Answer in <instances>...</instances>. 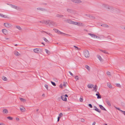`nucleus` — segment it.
<instances>
[{
  "label": "nucleus",
  "mask_w": 125,
  "mask_h": 125,
  "mask_svg": "<svg viewBox=\"0 0 125 125\" xmlns=\"http://www.w3.org/2000/svg\"><path fill=\"white\" fill-rule=\"evenodd\" d=\"M53 30L54 31H60L59 30H58L55 29H53Z\"/></svg>",
  "instance_id": "46"
},
{
  "label": "nucleus",
  "mask_w": 125,
  "mask_h": 125,
  "mask_svg": "<svg viewBox=\"0 0 125 125\" xmlns=\"http://www.w3.org/2000/svg\"><path fill=\"white\" fill-rule=\"evenodd\" d=\"M60 117H58L57 118H58V120H57V121L58 122H59V120H60Z\"/></svg>",
  "instance_id": "57"
},
{
  "label": "nucleus",
  "mask_w": 125,
  "mask_h": 125,
  "mask_svg": "<svg viewBox=\"0 0 125 125\" xmlns=\"http://www.w3.org/2000/svg\"><path fill=\"white\" fill-rule=\"evenodd\" d=\"M45 32V33L47 34L48 35L50 36H53V34L52 33H50V32Z\"/></svg>",
  "instance_id": "16"
},
{
  "label": "nucleus",
  "mask_w": 125,
  "mask_h": 125,
  "mask_svg": "<svg viewBox=\"0 0 125 125\" xmlns=\"http://www.w3.org/2000/svg\"><path fill=\"white\" fill-rule=\"evenodd\" d=\"M67 21L68 23L73 24H75V22L74 21L70 20H67Z\"/></svg>",
  "instance_id": "6"
},
{
  "label": "nucleus",
  "mask_w": 125,
  "mask_h": 125,
  "mask_svg": "<svg viewBox=\"0 0 125 125\" xmlns=\"http://www.w3.org/2000/svg\"><path fill=\"white\" fill-rule=\"evenodd\" d=\"M122 113L124 115H125V111H122Z\"/></svg>",
  "instance_id": "52"
},
{
  "label": "nucleus",
  "mask_w": 125,
  "mask_h": 125,
  "mask_svg": "<svg viewBox=\"0 0 125 125\" xmlns=\"http://www.w3.org/2000/svg\"><path fill=\"white\" fill-rule=\"evenodd\" d=\"M43 39L47 43L49 42V41L45 38L44 37L43 38Z\"/></svg>",
  "instance_id": "24"
},
{
  "label": "nucleus",
  "mask_w": 125,
  "mask_h": 125,
  "mask_svg": "<svg viewBox=\"0 0 125 125\" xmlns=\"http://www.w3.org/2000/svg\"><path fill=\"white\" fill-rule=\"evenodd\" d=\"M22 31H27L28 30L26 28H24V30H22Z\"/></svg>",
  "instance_id": "56"
},
{
  "label": "nucleus",
  "mask_w": 125,
  "mask_h": 125,
  "mask_svg": "<svg viewBox=\"0 0 125 125\" xmlns=\"http://www.w3.org/2000/svg\"><path fill=\"white\" fill-rule=\"evenodd\" d=\"M51 82L52 84V85H53L54 86H56V84L54 82H53L52 81H51Z\"/></svg>",
  "instance_id": "35"
},
{
  "label": "nucleus",
  "mask_w": 125,
  "mask_h": 125,
  "mask_svg": "<svg viewBox=\"0 0 125 125\" xmlns=\"http://www.w3.org/2000/svg\"><path fill=\"white\" fill-rule=\"evenodd\" d=\"M20 110L22 112H24L25 111V108L24 107H23L22 106L21 108L20 107Z\"/></svg>",
  "instance_id": "15"
},
{
  "label": "nucleus",
  "mask_w": 125,
  "mask_h": 125,
  "mask_svg": "<svg viewBox=\"0 0 125 125\" xmlns=\"http://www.w3.org/2000/svg\"><path fill=\"white\" fill-rule=\"evenodd\" d=\"M42 96H45V94H42Z\"/></svg>",
  "instance_id": "64"
},
{
  "label": "nucleus",
  "mask_w": 125,
  "mask_h": 125,
  "mask_svg": "<svg viewBox=\"0 0 125 125\" xmlns=\"http://www.w3.org/2000/svg\"><path fill=\"white\" fill-rule=\"evenodd\" d=\"M16 120L17 121H19V118H18L16 117Z\"/></svg>",
  "instance_id": "58"
},
{
  "label": "nucleus",
  "mask_w": 125,
  "mask_h": 125,
  "mask_svg": "<svg viewBox=\"0 0 125 125\" xmlns=\"http://www.w3.org/2000/svg\"><path fill=\"white\" fill-rule=\"evenodd\" d=\"M116 85L118 87H120L121 85L119 83H116Z\"/></svg>",
  "instance_id": "37"
},
{
  "label": "nucleus",
  "mask_w": 125,
  "mask_h": 125,
  "mask_svg": "<svg viewBox=\"0 0 125 125\" xmlns=\"http://www.w3.org/2000/svg\"><path fill=\"white\" fill-rule=\"evenodd\" d=\"M72 1L74 3H80L82 2L80 0H72Z\"/></svg>",
  "instance_id": "8"
},
{
  "label": "nucleus",
  "mask_w": 125,
  "mask_h": 125,
  "mask_svg": "<svg viewBox=\"0 0 125 125\" xmlns=\"http://www.w3.org/2000/svg\"><path fill=\"white\" fill-rule=\"evenodd\" d=\"M3 18H9L8 16H7V15H3Z\"/></svg>",
  "instance_id": "33"
},
{
  "label": "nucleus",
  "mask_w": 125,
  "mask_h": 125,
  "mask_svg": "<svg viewBox=\"0 0 125 125\" xmlns=\"http://www.w3.org/2000/svg\"><path fill=\"white\" fill-rule=\"evenodd\" d=\"M97 56L98 58L99 59L100 61H101L102 60V57L100 56L99 55H97Z\"/></svg>",
  "instance_id": "26"
},
{
  "label": "nucleus",
  "mask_w": 125,
  "mask_h": 125,
  "mask_svg": "<svg viewBox=\"0 0 125 125\" xmlns=\"http://www.w3.org/2000/svg\"><path fill=\"white\" fill-rule=\"evenodd\" d=\"M115 108H116L117 109V110H118L120 111L121 112H122V110H121V109H120V108H118V107H115Z\"/></svg>",
  "instance_id": "41"
},
{
  "label": "nucleus",
  "mask_w": 125,
  "mask_h": 125,
  "mask_svg": "<svg viewBox=\"0 0 125 125\" xmlns=\"http://www.w3.org/2000/svg\"><path fill=\"white\" fill-rule=\"evenodd\" d=\"M63 15H60L59 14H57L56 15V16L57 17L60 18H62L63 17Z\"/></svg>",
  "instance_id": "21"
},
{
  "label": "nucleus",
  "mask_w": 125,
  "mask_h": 125,
  "mask_svg": "<svg viewBox=\"0 0 125 125\" xmlns=\"http://www.w3.org/2000/svg\"><path fill=\"white\" fill-rule=\"evenodd\" d=\"M55 33H56L57 34H60L62 36H70V35L67 34L66 33H64L62 32H55Z\"/></svg>",
  "instance_id": "2"
},
{
  "label": "nucleus",
  "mask_w": 125,
  "mask_h": 125,
  "mask_svg": "<svg viewBox=\"0 0 125 125\" xmlns=\"http://www.w3.org/2000/svg\"><path fill=\"white\" fill-rule=\"evenodd\" d=\"M45 50L47 54H50V52L48 50H47V49H45Z\"/></svg>",
  "instance_id": "31"
},
{
  "label": "nucleus",
  "mask_w": 125,
  "mask_h": 125,
  "mask_svg": "<svg viewBox=\"0 0 125 125\" xmlns=\"http://www.w3.org/2000/svg\"><path fill=\"white\" fill-rule=\"evenodd\" d=\"M2 32L5 35H7L8 34L7 32Z\"/></svg>",
  "instance_id": "40"
},
{
  "label": "nucleus",
  "mask_w": 125,
  "mask_h": 125,
  "mask_svg": "<svg viewBox=\"0 0 125 125\" xmlns=\"http://www.w3.org/2000/svg\"><path fill=\"white\" fill-rule=\"evenodd\" d=\"M95 124H96V122H94L92 124V125H95Z\"/></svg>",
  "instance_id": "60"
},
{
  "label": "nucleus",
  "mask_w": 125,
  "mask_h": 125,
  "mask_svg": "<svg viewBox=\"0 0 125 125\" xmlns=\"http://www.w3.org/2000/svg\"><path fill=\"white\" fill-rule=\"evenodd\" d=\"M75 78L76 79V80H78L79 79V78L77 76H75Z\"/></svg>",
  "instance_id": "38"
},
{
  "label": "nucleus",
  "mask_w": 125,
  "mask_h": 125,
  "mask_svg": "<svg viewBox=\"0 0 125 125\" xmlns=\"http://www.w3.org/2000/svg\"><path fill=\"white\" fill-rule=\"evenodd\" d=\"M94 110L99 113H100L101 112V111L100 110H99L97 108L96 109H94Z\"/></svg>",
  "instance_id": "29"
},
{
  "label": "nucleus",
  "mask_w": 125,
  "mask_h": 125,
  "mask_svg": "<svg viewBox=\"0 0 125 125\" xmlns=\"http://www.w3.org/2000/svg\"><path fill=\"white\" fill-rule=\"evenodd\" d=\"M94 109H96L97 108V107L95 106H94Z\"/></svg>",
  "instance_id": "62"
},
{
  "label": "nucleus",
  "mask_w": 125,
  "mask_h": 125,
  "mask_svg": "<svg viewBox=\"0 0 125 125\" xmlns=\"http://www.w3.org/2000/svg\"><path fill=\"white\" fill-rule=\"evenodd\" d=\"M45 87L47 89H48V85L47 84H45L44 85Z\"/></svg>",
  "instance_id": "45"
},
{
  "label": "nucleus",
  "mask_w": 125,
  "mask_h": 125,
  "mask_svg": "<svg viewBox=\"0 0 125 125\" xmlns=\"http://www.w3.org/2000/svg\"><path fill=\"white\" fill-rule=\"evenodd\" d=\"M40 22L42 23L43 24H45L47 25L50 27H52L56 25L55 22L50 20H48L46 21H40Z\"/></svg>",
  "instance_id": "1"
},
{
  "label": "nucleus",
  "mask_w": 125,
  "mask_h": 125,
  "mask_svg": "<svg viewBox=\"0 0 125 125\" xmlns=\"http://www.w3.org/2000/svg\"><path fill=\"white\" fill-rule=\"evenodd\" d=\"M84 54L86 58H88L89 56V53L88 51L86 50L84 52Z\"/></svg>",
  "instance_id": "3"
},
{
  "label": "nucleus",
  "mask_w": 125,
  "mask_h": 125,
  "mask_svg": "<svg viewBox=\"0 0 125 125\" xmlns=\"http://www.w3.org/2000/svg\"><path fill=\"white\" fill-rule=\"evenodd\" d=\"M3 113L7 114L8 113V111L7 109H4L3 110Z\"/></svg>",
  "instance_id": "20"
},
{
  "label": "nucleus",
  "mask_w": 125,
  "mask_h": 125,
  "mask_svg": "<svg viewBox=\"0 0 125 125\" xmlns=\"http://www.w3.org/2000/svg\"><path fill=\"white\" fill-rule=\"evenodd\" d=\"M88 34L91 36L92 37L94 38H97L98 37L96 35L93 34H91L90 33H88Z\"/></svg>",
  "instance_id": "9"
},
{
  "label": "nucleus",
  "mask_w": 125,
  "mask_h": 125,
  "mask_svg": "<svg viewBox=\"0 0 125 125\" xmlns=\"http://www.w3.org/2000/svg\"><path fill=\"white\" fill-rule=\"evenodd\" d=\"M14 54L16 56H19L20 55V54L17 51H15L14 52Z\"/></svg>",
  "instance_id": "17"
},
{
  "label": "nucleus",
  "mask_w": 125,
  "mask_h": 125,
  "mask_svg": "<svg viewBox=\"0 0 125 125\" xmlns=\"http://www.w3.org/2000/svg\"><path fill=\"white\" fill-rule=\"evenodd\" d=\"M62 113H60L59 115V116L58 117H59L60 118L62 117Z\"/></svg>",
  "instance_id": "36"
},
{
  "label": "nucleus",
  "mask_w": 125,
  "mask_h": 125,
  "mask_svg": "<svg viewBox=\"0 0 125 125\" xmlns=\"http://www.w3.org/2000/svg\"><path fill=\"white\" fill-rule=\"evenodd\" d=\"M11 26V24L8 23H4V26L7 27H10Z\"/></svg>",
  "instance_id": "5"
},
{
  "label": "nucleus",
  "mask_w": 125,
  "mask_h": 125,
  "mask_svg": "<svg viewBox=\"0 0 125 125\" xmlns=\"http://www.w3.org/2000/svg\"><path fill=\"white\" fill-rule=\"evenodd\" d=\"M107 75H111V73L109 71H108L107 72Z\"/></svg>",
  "instance_id": "43"
},
{
  "label": "nucleus",
  "mask_w": 125,
  "mask_h": 125,
  "mask_svg": "<svg viewBox=\"0 0 125 125\" xmlns=\"http://www.w3.org/2000/svg\"><path fill=\"white\" fill-rule=\"evenodd\" d=\"M75 25L81 26H83V24L82 23L77 22H75Z\"/></svg>",
  "instance_id": "10"
},
{
  "label": "nucleus",
  "mask_w": 125,
  "mask_h": 125,
  "mask_svg": "<svg viewBox=\"0 0 125 125\" xmlns=\"http://www.w3.org/2000/svg\"><path fill=\"white\" fill-rule=\"evenodd\" d=\"M2 79L3 80L5 81H6L7 80V78L4 76H3L2 77Z\"/></svg>",
  "instance_id": "27"
},
{
  "label": "nucleus",
  "mask_w": 125,
  "mask_h": 125,
  "mask_svg": "<svg viewBox=\"0 0 125 125\" xmlns=\"http://www.w3.org/2000/svg\"><path fill=\"white\" fill-rule=\"evenodd\" d=\"M42 44H43V45H45L44 44V43H43V42H42Z\"/></svg>",
  "instance_id": "63"
},
{
  "label": "nucleus",
  "mask_w": 125,
  "mask_h": 125,
  "mask_svg": "<svg viewBox=\"0 0 125 125\" xmlns=\"http://www.w3.org/2000/svg\"><path fill=\"white\" fill-rule=\"evenodd\" d=\"M121 28L125 30V26H122L121 27Z\"/></svg>",
  "instance_id": "50"
},
{
  "label": "nucleus",
  "mask_w": 125,
  "mask_h": 125,
  "mask_svg": "<svg viewBox=\"0 0 125 125\" xmlns=\"http://www.w3.org/2000/svg\"><path fill=\"white\" fill-rule=\"evenodd\" d=\"M69 73H70V74L71 76H73V74L70 71H69Z\"/></svg>",
  "instance_id": "49"
},
{
  "label": "nucleus",
  "mask_w": 125,
  "mask_h": 125,
  "mask_svg": "<svg viewBox=\"0 0 125 125\" xmlns=\"http://www.w3.org/2000/svg\"><path fill=\"white\" fill-rule=\"evenodd\" d=\"M93 90L95 92H96L97 89V87L96 85L94 87Z\"/></svg>",
  "instance_id": "22"
},
{
  "label": "nucleus",
  "mask_w": 125,
  "mask_h": 125,
  "mask_svg": "<svg viewBox=\"0 0 125 125\" xmlns=\"http://www.w3.org/2000/svg\"><path fill=\"white\" fill-rule=\"evenodd\" d=\"M106 102L107 104L109 106H111V104L110 103V102L108 100L106 99Z\"/></svg>",
  "instance_id": "13"
},
{
  "label": "nucleus",
  "mask_w": 125,
  "mask_h": 125,
  "mask_svg": "<svg viewBox=\"0 0 125 125\" xmlns=\"http://www.w3.org/2000/svg\"><path fill=\"white\" fill-rule=\"evenodd\" d=\"M37 9L39 10H41L42 11H44L45 10V9L42 8H37Z\"/></svg>",
  "instance_id": "19"
},
{
  "label": "nucleus",
  "mask_w": 125,
  "mask_h": 125,
  "mask_svg": "<svg viewBox=\"0 0 125 125\" xmlns=\"http://www.w3.org/2000/svg\"><path fill=\"white\" fill-rule=\"evenodd\" d=\"M97 93L96 94V95L97 96L98 95H99V93L98 92H97Z\"/></svg>",
  "instance_id": "54"
},
{
  "label": "nucleus",
  "mask_w": 125,
  "mask_h": 125,
  "mask_svg": "<svg viewBox=\"0 0 125 125\" xmlns=\"http://www.w3.org/2000/svg\"><path fill=\"white\" fill-rule=\"evenodd\" d=\"M67 84V83L66 82H63V86H64L65 87H66V84Z\"/></svg>",
  "instance_id": "32"
},
{
  "label": "nucleus",
  "mask_w": 125,
  "mask_h": 125,
  "mask_svg": "<svg viewBox=\"0 0 125 125\" xmlns=\"http://www.w3.org/2000/svg\"><path fill=\"white\" fill-rule=\"evenodd\" d=\"M10 5L12 8L16 9L17 10H19L20 9V8L19 7L12 4H10Z\"/></svg>",
  "instance_id": "4"
},
{
  "label": "nucleus",
  "mask_w": 125,
  "mask_h": 125,
  "mask_svg": "<svg viewBox=\"0 0 125 125\" xmlns=\"http://www.w3.org/2000/svg\"><path fill=\"white\" fill-rule=\"evenodd\" d=\"M107 85L109 88H111L112 87L111 84L110 83H107Z\"/></svg>",
  "instance_id": "30"
},
{
  "label": "nucleus",
  "mask_w": 125,
  "mask_h": 125,
  "mask_svg": "<svg viewBox=\"0 0 125 125\" xmlns=\"http://www.w3.org/2000/svg\"><path fill=\"white\" fill-rule=\"evenodd\" d=\"M80 101L81 102H82L83 101V97L82 98L81 97L80 99Z\"/></svg>",
  "instance_id": "39"
},
{
  "label": "nucleus",
  "mask_w": 125,
  "mask_h": 125,
  "mask_svg": "<svg viewBox=\"0 0 125 125\" xmlns=\"http://www.w3.org/2000/svg\"><path fill=\"white\" fill-rule=\"evenodd\" d=\"M101 26L104 27H108V26L106 24H103L101 25Z\"/></svg>",
  "instance_id": "23"
},
{
  "label": "nucleus",
  "mask_w": 125,
  "mask_h": 125,
  "mask_svg": "<svg viewBox=\"0 0 125 125\" xmlns=\"http://www.w3.org/2000/svg\"><path fill=\"white\" fill-rule=\"evenodd\" d=\"M101 98V96L99 94V95H98L97 96V99H100Z\"/></svg>",
  "instance_id": "44"
},
{
  "label": "nucleus",
  "mask_w": 125,
  "mask_h": 125,
  "mask_svg": "<svg viewBox=\"0 0 125 125\" xmlns=\"http://www.w3.org/2000/svg\"><path fill=\"white\" fill-rule=\"evenodd\" d=\"M89 106L91 108H92V105H91V104H88Z\"/></svg>",
  "instance_id": "47"
},
{
  "label": "nucleus",
  "mask_w": 125,
  "mask_h": 125,
  "mask_svg": "<svg viewBox=\"0 0 125 125\" xmlns=\"http://www.w3.org/2000/svg\"><path fill=\"white\" fill-rule=\"evenodd\" d=\"M7 118L9 119V120H12L13 118L12 117H10V116H9L7 117Z\"/></svg>",
  "instance_id": "34"
},
{
  "label": "nucleus",
  "mask_w": 125,
  "mask_h": 125,
  "mask_svg": "<svg viewBox=\"0 0 125 125\" xmlns=\"http://www.w3.org/2000/svg\"><path fill=\"white\" fill-rule=\"evenodd\" d=\"M33 51L35 53H38L39 51V49L38 48L34 49H33Z\"/></svg>",
  "instance_id": "14"
},
{
  "label": "nucleus",
  "mask_w": 125,
  "mask_h": 125,
  "mask_svg": "<svg viewBox=\"0 0 125 125\" xmlns=\"http://www.w3.org/2000/svg\"><path fill=\"white\" fill-rule=\"evenodd\" d=\"M99 106L101 110H102L106 111V110L105 109V108L102 105H99Z\"/></svg>",
  "instance_id": "12"
},
{
  "label": "nucleus",
  "mask_w": 125,
  "mask_h": 125,
  "mask_svg": "<svg viewBox=\"0 0 125 125\" xmlns=\"http://www.w3.org/2000/svg\"><path fill=\"white\" fill-rule=\"evenodd\" d=\"M16 28H17V29H18L20 30H21V27L18 26H16Z\"/></svg>",
  "instance_id": "25"
},
{
  "label": "nucleus",
  "mask_w": 125,
  "mask_h": 125,
  "mask_svg": "<svg viewBox=\"0 0 125 125\" xmlns=\"http://www.w3.org/2000/svg\"><path fill=\"white\" fill-rule=\"evenodd\" d=\"M3 14H1V15H0V16H1V17H3Z\"/></svg>",
  "instance_id": "59"
},
{
  "label": "nucleus",
  "mask_w": 125,
  "mask_h": 125,
  "mask_svg": "<svg viewBox=\"0 0 125 125\" xmlns=\"http://www.w3.org/2000/svg\"><path fill=\"white\" fill-rule=\"evenodd\" d=\"M81 121L82 122H84V120L82 118L81 119Z\"/></svg>",
  "instance_id": "51"
},
{
  "label": "nucleus",
  "mask_w": 125,
  "mask_h": 125,
  "mask_svg": "<svg viewBox=\"0 0 125 125\" xmlns=\"http://www.w3.org/2000/svg\"><path fill=\"white\" fill-rule=\"evenodd\" d=\"M20 99L21 102H22L23 103L26 102V100L25 99L22 98H20Z\"/></svg>",
  "instance_id": "18"
},
{
  "label": "nucleus",
  "mask_w": 125,
  "mask_h": 125,
  "mask_svg": "<svg viewBox=\"0 0 125 125\" xmlns=\"http://www.w3.org/2000/svg\"><path fill=\"white\" fill-rule=\"evenodd\" d=\"M64 96L65 97H68V95L67 94H66L65 95H64Z\"/></svg>",
  "instance_id": "61"
},
{
  "label": "nucleus",
  "mask_w": 125,
  "mask_h": 125,
  "mask_svg": "<svg viewBox=\"0 0 125 125\" xmlns=\"http://www.w3.org/2000/svg\"><path fill=\"white\" fill-rule=\"evenodd\" d=\"M74 47H75V48H76L78 50H80V49L78 48L77 46H74Z\"/></svg>",
  "instance_id": "48"
},
{
  "label": "nucleus",
  "mask_w": 125,
  "mask_h": 125,
  "mask_svg": "<svg viewBox=\"0 0 125 125\" xmlns=\"http://www.w3.org/2000/svg\"><path fill=\"white\" fill-rule=\"evenodd\" d=\"M85 67L89 71L90 70V68L87 65H86L85 66Z\"/></svg>",
  "instance_id": "28"
},
{
  "label": "nucleus",
  "mask_w": 125,
  "mask_h": 125,
  "mask_svg": "<svg viewBox=\"0 0 125 125\" xmlns=\"http://www.w3.org/2000/svg\"><path fill=\"white\" fill-rule=\"evenodd\" d=\"M61 98L64 101H67V99L66 97H65L64 95H63L61 96Z\"/></svg>",
  "instance_id": "7"
},
{
  "label": "nucleus",
  "mask_w": 125,
  "mask_h": 125,
  "mask_svg": "<svg viewBox=\"0 0 125 125\" xmlns=\"http://www.w3.org/2000/svg\"><path fill=\"white\" fill-rule=\"evenodd\" d=\"M103 52L105 54H108V53L105 50H104Z\"/></svg>",
  "instance_id": "42"
},
{
  "label": "nucleus",
  "mask_w": 125,
  "mask_h": 125,
  "mask_svg": "<svg viewBox=\"0 0 125 125\" xmlns=\"http://www.w3.org/2000/svg\"><path fill=\"white\" fill-rule=\"evenodd\" d=\"M87 87L89 88H92L94 87V85L92 84H89L88 85Z\"/></svg>",
  "instance_id": "11"
},
{
  "label": "nucleus",
  "mask_w": 125,
  "mask_h": 125,
  "mask_svg": "<svg viewBox=\"0 0 125 125\" xmlns=\"http://www.w3.org/2000/svg\"><path fill=\"white\" fill-rule=\"evenodd\" d=\"M2 31H6V30L5 29H3L2 30Z\"/></svg>",
  "instance_id": "53"
},
{
  "label": "nucleus",
  "mask_w": 125,
  "mask_h": 125,
  "mask_svg": "<svg viewBox=\"0 0 125 125\" xmlns=\"http://www.w3.org/2000/svg\"><path fill=\"white\" fill-rule=\"evenodd\" d=\"M60 88H62V84H60Z\"/></svg>",
  "instance_id": "55"
}]
</instances>
